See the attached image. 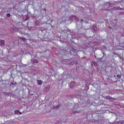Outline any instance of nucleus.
Listing matches in <instances>:
<instances>
[{"label": "nucleus", "mask_w": 124, "mask_h": 124, "mask_svg": "<svg viewBox=\"0 0 124 124\" xmlns=\"http://www.w3.org/2000/svg\"><path fill=\"white\" fill-rule=\"evenodd\" d=\"M114 4L112 3L111 2H108L105 3L104 5V8H108L112 7L113 6Z\"/></svg>", "instance_id": "nucleus-1"}, {"label": "nucleus", "mask_w": 124, "mask_h": 124, "mask_svg": "<svg viewBox=\"0 0 124 124\" xmlns=\"http://www.w3.org/2000/svg\"><path fill=\"white\" fill-rule=\"evenodd\" d=\"M76 26L78 29H81L82 27V24L81 22H76Z\"/></svg>", "instance_id": "nucleus-2"}, {"label": "nucleus", "mask_w": 124, "mask_h": 124, "mask_svg": "<svg viewBox=\"0 0 124 124\" xmlns=\"http://www.w3.org/2000/svg\"><path fill=\"white\" fill-rule=\"evenodd\" d=\"M68 63L70 65H73L74 64V61L73 59H70L68 60Z\"/></svg>", "instance_id": "nucleus-3"}, {"label": "nucleus", "mask_w": 124, "mask_h": 124, "mask_svg": "<svg viewBox=\"0 0 124 124\" xmlns=\"http://www.w3.org/2000/svg\"><path fill=\"white\" fill-rule=\"evenodd\" d=\"M50 87L49 85L47 86L43 89V91L46 92L49 89Z\"/></svg>", "instance_id": "nucleus-4"}, {"label": "nucleus", "mask_w": 124, "mask_h": 124, "mask_svg": "<svg viewBox=\"0 0 124 124\" xmlns=\"http://www.w3.org/2000/svg\"><path fill=\"white\" fill-rule=\"evenodd\" d=\"M75 82L74 81H72L70 83V87L71 88H73L74 86Z\"/></svg>", "instance_id": "nucleus-5"}, {"label": "nucleus", "mask_w": 124, "mask_h": 124, "mask_svg": "<svg viewBox=\"0 0 124 124\" xmlns=\"http://www.w3.org/2000/svg\"><path fill=\"white\" fill-rule=\"evenodd\" d=\"M4 42H5L4 40H0V45L3 46L5 45Z\"/></svg>", "instance_id": "nucleus-6"}, {"label": "nucleus", "mask_w": 124, "mask_h": 124, "mask_svg": "<svg viewBox=\"0 0 124 124\" xmlns=\"http://www.w3.org/2000/svg\"><path fill=\"white\" fill-rule=\"evenodd\" d=\"M116 124H124V121H122L121 122L120 121L116 122H115Z\"/></svg>", "instance_id": "nucleus-7"}, {"label": "nucleus", "mask_w": 124, "mask_h": 124, "mask_svg": "<svg viewBox=\"0 0 124 124\" xmlns=\"http://www.w3.org/2000/svg\"><path fill=\"white\" fill-rule=\"evenodd\" d=\"M93 31L96 32L97 31V28L96 26H93Z\"/></svg>", "instance_id": "nucleus-8"}, {"label": "nucleus", "mask_w": 124, "mask_h": 124, "mask_svg": "<svg viewBox=\"0 0 124 124\" xmlns=\"http://www.w3.org/2000/svg\"><path fill=\"white\" fill-rule=\"evenodd\" d=\"M38 84L39 85H41L42 83V82L41 80H38Z\"/></svg>", "instance_id": "nucleus-9"}, {"label": "nucleus", "mask_w": 124, "mask_h": 124, "mask_svg": "<svg viewBox=\"0 0 124 124\" xmlns=\"http://www.w3.org/2000/svg\"><path fill=\"white\" fill-rule=\"evenodd\" d=\"M35 23L36 24H35V26H37L38 25V24L39 23V21L38 20H36L35 21Z\"/></svg>", "instance_id": "nucleus-10"}, {"label": "nucleus", "mask_w": 124, "mask_h": 124, "mask_svg": "<svg viewBox=\"0 0 124 124\" xmlns=\"http://www.w3.org/2000/svg\"><path fill=\"white\" fill-rule=\"evenodd\" d=\"M102 58H96L97 59H98L99 60L98 61V62H104L105 60H102L101 59H102Z\"/></svg>", "instance_id": "nucleus-11"}, {"label": "nucleus", "mask_w": 124, "mask_h": 124, "mask_svg": "<svg viewBox=\"0 0 124 124\" xmlns=\"http://www.w3.org/2000/svg\"><path fill=\"white\" fill-rule=\"evenodd\" d=\"M19 112V111L18 110H16L14 111V113L18 115Z\"/></svg>", "instance_id": "nucleus-12"}, {"label": "nucleus", "mask_w": 124, "mask_h": 124, "mask_svg": "<svg viewBox=\"0 0 124 124\" xmlns=\"http://www.w3.org/2000/svg\"><path fill=\"white\" fill-rule=\"evenodd\" d=\"M33 62L35 63H37L38 62V61L35 59H33Z\"/></svg>", "instance_id": "nucleus-13"}, {"label": "nucleus", "mask_w": 124, "mask_h": 124, "mask_svg": "<svg viewBox=\"0 0 124 124\" xmlns=\"http://www.w3.org/2000/svg\"><path fill=\"white\" fill-rule=\"evenodd\" d=\"M30 28L32 30H36L37 28L35 27H30Z\"/></svg>", "instance_id": "nucleus-14"}, {"label": "nucleus", "mask_w": 124, "mask_h": 124, "mask_svg": "<svg viewBox=\"0 0 124 124\" xmlns=\"http://www.w3.org/2000/svg\"><path fill=\"white\" fill-rule=\"evenodd\" d=\"M92 63L93 65L95 66H96L97 65V64L94 62L93 61Z\"/></svg>", "instance_id": "nucleus-15"}, {"label": "nucleus", "mask_w": 124, "mask_h": 124, "mask_svg": "<svg viewBox=\"0 0 124 124\" xmlns=\"http://www.w3.org/2000/svg\"><path fill=\"white\" fill-rule=\"evenodd\" d=\"M74 18L75 19L77 20H79V19L77 17V16L74 15Z\"/></svg>", "instance_id": "nucleus-16"}, {"label": "nucleus", "mask_w": 124, "mask_h": 124, "mask_svg": "<svg viewBox=\"0 0 124 124\" xmlns=\"http://www.w3.org/2000/svg\"><path fill=\"white\" fill-rule=\"evenodd\" d=\"M106 99H110V97L109 96H106L104 97Z\"/></svg>", "instance_id": "nucleus-17"}, {"label": "nucleus", "mask_w": 124, "mask_h": 124, "mask_svg": "<svg viewBox=\"0 0 124 124\" xmlns=\"http://www.w3.org/2000/svg\"><path fill=\"white\" fill-rule=\"evenodd\" d=\"M73 18H74V15H72L69 18L70 19H71Z\"/></svg>", "instance_id": "nucleus-18"}, {"label": "nucleus", "mask_w": 124, "mask_h": 124, "mask_svg": "<svg viewBox=\"0 0 124 124\" xmlns=\"http://www.w3.org/2000/svg\"><path fill=\"white\" fill-rule=\"evenodd\" d=\"M22 39L23 40V41H25L26 40V39L24 37H22Z\"/></svg>", "instance_id": "nucleus-19"}, {"label": "nucleus", "mask_w": 124, "mask_h": 124, "mask_svg": "<svg viewBox=\"0 0 124 124\" xmlns=\"http://www.w3.org/2000/svg\"><path fill=\"white\" fill-rule=\"evenodd\" d=\"M10 15H11L9 13L7 15V16H8V17H10Z\"/></svg>", "instance_id": "nucleus-20"}, {"label": "nucleus", "mask_w": 124, "mask_h": 124, "mask_svg": "<svg viewBox=\"0 0 124 124\" xmlns=\"http://www.w3.org/2000/svg\"><path fill=\"white\" fill-rule=\"evenodd\" d=\"M103 56H102V58L104 57V56H105L106 55V54L105 53H104L103 52Z\"/></svg>", "instance_id": "nucleus-21"}, {"label": "nucleus", "mask_w": 124, "mask_h": 124, "mask_svg": "<svg viewBox=\"0 0 124 124\" xmlns=\"http://www.w3.org/2000/svg\"><path fill=\"white\" fill-rule=\"evenodd\" d=\"M67 30H63V32H64V33H65L67 32Z\"/></svg>", "instance_id": "nucleus-22"}, {"label": "nucleus", "mask_w": 124, "mask_h": 124, "mask_svg": "<svg viewBox=\"0 0 124 124\" xmlns=\"http://www.w3.org/2000/svg\"><path fill=\"white\" fill-rule=\"evenodd\" d=\"M120 14L122 15H124V12H120Z\"/></svg>", "instance_id": "nucleus-23"}, {"label": "nucleus", "mask_w": 124, "mask_h": 124, "mask_svg": "<svg viewBox=\"0 0 124 124\" xmlns=\"http://www.w3.org/2000/svg\"><path fill=\"white\" fill-rule=\"evenodd\" d=\"M72 112L74 113H75L76 112H77V113H79V112L78 111H73Z\"/></svg>", "instance_id": "nucleus-24"}, {"label": "nucleus", "mask_w": 124, "mask_h": 124, "mask_svg": "<svg viewBox=\"0 0 124 124\" xmlns=\"http://www.w3.org/2000/svg\"><path fill=\"white\" fill-rule=\"evenodd\" d=\"M121 76L120 75H119V74H118L117 76V77H118L119 78H121Z\"/></svg>", "instance_id": "nucleus-25"}, {"label": "nucleus", "mask_w": 124, "mask_h": 124, "mask_svg": "<svg viewBox=\"0 0 124 124\" xmlns=\"http://www.w3.org/2000/svg\"><path fill=\"white\" fill-rule=\"evenodd\" d=\"M29 19V17H28L26 16V17L25 19V20H28Z\"/></svg>", "instance_id": "nucleus-26"}, {"label": "nucleus", "mask_w": 124, "mask_h": 124, "mask_svg": "<svg viewBox=\"0 0 124 124\" xmlns=\"http://www.w3.org/2000/svg\"><path fill=\"white\" fill-rule=\"evenodd\" d=\"M59 108V107L58 106H57L56 107H54L53 108L54 109L55 108Z\"/></svg>", "instance_id": "nucleus-27"}, {"label": "nucleus", "mask_w": 124, "mask_h": 124, "mask_svg": "<svg viewBox=\"0 0 124 124\" xmlns=\"http://www.w3.org/2000/svg\"><path fill=\"white\" fill-rule=\"evenodd\" d=\"M101 8L102 9H104V8H103L104 6H102L101 7Z\"/></svg>", "instance_id": "nucleus-28"}, {"label": "nucleus", "mask_w": 124, "mask_h": 124, "mask_svg": "<svg viewBox=\"0 0 124 124\" xmlns=\"http://www.w3.org/2000/svg\"><path fill=\"white\" fill-rule=\"evenodd\" d=\"M121 36L123 37H124V33H122L121 34Z\"/></svg>", "instance_id": "nucleus-29"}, {"label": "nucleus", "mask_w": 124, "mask_h": 124, "mask_svg": "<svg viewBox=\"0 0 124 124\" xmlns=\"http://www.w3.org/2000/svg\"><path fill=\"white\" fill-rule=\"evenodd\" d=\"M80 21H81L83 22L84 21L83 19H80Z\"/></svg>", "instance_id": "nucleus-30"}, {"label": "nucleus", "mask_w": 124, "mask_h": 124, "mask_svg": "<svg viewBox=\"0 0 124 124\" xmlns=\"http://www.w3.org/2000/svg\"><path fill=\"white\" fill-rule=\"evenodd\" d=\"M119 8V9H118V10H119L122 9V8Z\"/></svg>", "instance_id": "nucleus-31"}, {"label": "nucleus", "mask_w": 124, "mask_h": 124, "mask_svg": "<svg viewBox=\"0 0 124 124\" xmlns=\"http://www.w3.org/2000/svg\"><path fill=\"white\" fill-rule=\"evenodd\" d=\"M2 36V35H0V39L1 38Z\"/></svg>", "instance_id": "nucleus-32"}, {"label": "nucleus", "mask_w": 124, "mask_h": 124, "mask_svg": "<svg viewBox=\"0 0 124 124\" xmlns=\"http://www.w3.org/2000/svg\"><path fill=\"white\" fill-rule=\"evenodd\" d=\"M11 84H12V85H14L15 84L14 83H11Z\"/></svg>", "instance_id": "nucleus-33"}, {"label": "nucleus", "mask_w": 124, "mask_h": 124, "mask_svg": "<svg viewBox=\"0 0 124 124\" xmlns=\"http://www.w3.org/2000/svg\"><path fill=\"white\" fill-rule=\"evenodd\" d=\"M109 28H111V27H110L109 26Z\"/></svg>", "instance_id": "nucleus-34"}, {"label": "nucleus", "mask_w": 124, "mask_h": 124, "mask_svg": "<svg viewBox=\"0 0 124 124\" xmlns=\"http://www.w3.org/2000/svg\"><path fill=\"white\" fill-rule=\"evenodd\" d=\"M19 113L20 114H21V112H19Z\"/></svg>", "instance_id": "nucleus-35"}, {"label": "nucleus", "mask_w": 124, "mask_h": 124, "mask_svg": "<svg viewBox=\"0 0 124 124\" xmlns=\"http://www.w3.org/2000/svg\"><path fill=\"white\" fill-rule=\"evenodd\" d=\"M116 8V7H115V8Z\"/></svg>", "instance_id": "nucleus-36"}, {"label": "nucleus", "mask_w": 124, "mask_h": 124, "mask_svg": "<svg viewBox=\"0 0 124 124\" xmlns=\"http://www.w3.org/2000/svg\"><path fill=\"white\" fill-rule=\"evenodd\" d=\"M108 9H106V10H107Z\"/></svg>", "instance_id": "nucleus-37"}, {"label": "nucleus", "mask_w": 124, "mask_h": 124, "mask_svg": "<svg viewBox=\"0 0 124 124\" xmlns=\"http://www.w3.org/2000/svg\"><path fill=\"white\" fill-rule=\"evenodd\" d=\"M116 25V23H115V25Z\"/></svg>", "instance_id": "nucleus-38"}, {"label": "nucleus", "mask_w": 124, "mask_h": 124, "mask_svg": "<svg viewBox=\"0 0 124 124\" xmlns=\"http://www.w3.org/2000/svg\"><path fill=\"white\" fill-rule=\"evenodd\" d=\"M34 16V17H35V16Z\"/></svg>", "instance_id": "nucleus-39"}, {"label": "nucleus", "mask_w": 124, "mask_h": 124, "mask_svg": "<svg viewBox=\"0 0 124 124\" xmlns=\"http://www.w3.org/2000/svg\"><path fill=\"white\" fill-rule=\"evenodd\" d=\"M95 57H96V58H96V56H95Z\"/></svg>", "instance_id": "nucleus-40"}, {"label": "nucleus", "mask_w": 124, "mask_h": 124, "mask_svg": "<svg viewBox=\"0 0 124 124\" xmlns=\"http://www.w3.org/2000/svg\"><path fill=\"white\" fill-rule=\"evenodd\" d=\"M10 85H11V84H10Z\"/></svg>", "instance_id": "nucleus-41"}]
</instances>
